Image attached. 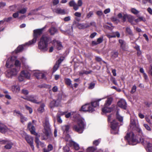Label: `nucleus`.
Listing matches in <instances>:
<instances>
[{"instance_id":"f257e3e1","label":"nucleus","mask_w":152,"mask_h":152,"mask_svg":"<svg viewBox=\"0 0 152 152\" xmlns=\"http://www.w3.org/2000/svg\"><path fill=\"white\" fill-rule=\"evenodd\" d=\"M51 39L48 36L43 35L40 39L38 43V47L41 51H46L48 50V46L49 44L51 42Z\"/></svg>"},{"instance_id":"f03ea898","label":"nucleus","mask_w":152,"mask_h":152,"mask_svg":"<svg viewBox=\"0 0 152 152\" xmlns=\"http://www.w3.org/2000/svg\"><path fill=\"white\" fill-rule=\"evenodd\" d=\"M45 27L40 29H37L33 31V38L31 41L26 44V45H30L35 43L37 39L42 34Z\"/></svg>"},{"instance_id":"7ed1b4c3","label":"nucleus","mask_w":152,"mask_h":152,"mask_svg":"<svg viewBox=\"0 0 152 152\" xmlns=\"http://www.w3.org/2000/svg\"><path fill=\"white\" fill-rule=\"evenodd\" d=\"M44 129L43 132L45 134V136L43 137V139L47 140L50 136L51 133V130L50 128V124L48 119L46 118L45 120L44 125Z\"/></svg>"},{"instance_id":"20e7f679","label":"nucleus","mask_w":152,"mask_h":152,"mask_svg":"<svg viewBox=\"0 0 152 152\" xmlns=\"http://www.w3.org/2000/svg\"><path fill=\"white\" fill-rule=\"evenodd\" d=\"M86 124L84 120L79 119L77 121V124L74 125L72 128L73 130L79 133H83Z\"/></svg>"},{"instance_id":"39448f33","label":"nucleus","mask_w":152,"mask_h":152,"mask_svg":"<svg viewBox=\"0 0 152 152\" xmlns=\"http://www.w3.org/2000/svg\"><path fill=\"white\" fill-rule=\"evenodd\" d=\"M130 126L133 131H135L139 133L142 134V132L141 129L140 127L138 124H136L135 121L134 119L130 120Z\"/></svg>"},{"instance_id":"423d86ee","label":"nucleus","mask_w":152,"mask_h":152,"mask_svg":"<svg viewBox=\"0 0 152 152\" xmlns=\"http://www.w3.org/2000/svg\"><path fill=\"white\" fill-rule=\"evenodd\" d=\"M134 133L132 132H130L127 134L124 137V139L127 141L129 144H130L131 142L133 143L135 142L136 140L134 138Z\"/></svg>"},{"instance_id":"0eeeda50","label":"nucleus","mask_w":152,"mask_h":152,"mask_svg":"<svg viewBox=\"0 0 152 152\" xmlns=\"http://www.w3.org/2000/svg\"><path fill=\"white\" fill-rule=\"evenodd\" d=\"M79 110L84 112L88 111L89 112L92 113L94 111V108L91 107L89 104H87L82 106Z\"/></svg>"},{"instance_id":"6e6552de","label":"nucleus","mask_w":152,"mask_h":152,"mask_svg":"<svg viewBox=\"0 0 152 152\" xmlns=\"http://www.w3.org/2000/svg\"><path fill=\"white\" fill-rule=\"evenodd\" d=\"M18 71L15 68L11 69L7 71L6 76L8 78L11 77L13 76L16 75Z\"/></svg>"},{"instance_id":"1a4fd4ad","label":"nucleus","mask_w":152,"mask_h":152,"mask_svg":"<svg viewBox=\"0 0 152 152\" xmlns=\"http://www.w3.org/2000/svg\"><path fill=\"white\" fill-rule=\"evenodd\" d=\"M118 42L120 44L121 48L120 52H121V50L124 52L127 51L128 48L126 45V42L123 39H119L118 40Z\"/></svg>"},{"instance_id":"9d476101","label":"nucleus","mask_w":152,"mask_h":152,"mask_svg":"<svg viewBox=\"0 0 152 152\" xmlns=\"http://www.w3.org/2000/svg\"><path fill=\"white\" fill-rule=\"evenodd\" d=\"M14 113H15L16 114L20 115V122L22 123L23 124L24 122L27 120V118L24 116L20 111L15 110L14 111Z\"/></svg>"},{"instance_id":"9b49d317","label":"nucleus","mask_w":152,"mask_h":152,"mask_svg":"<svg viewBox=\"0 0 152 152\" xmlns=\"http://www.w3.org/2000/svg\"><path fill=\"white\" fill-rule=\"evenodd\" d=\"M27 127L32 134L35 135H37V133L35 132V129L34 126L32 125L31 122L28 123Z\"/></svg>"},{"instance_id":"f8f14e48","label":"nucleus","mask_w":152,"mask_h":152,"mask_svg":"<svg viewBox=\"0 0 152 152\" xmlns=\"http://www.w3.org/2000/svg\"><path fill=\"white\" fill-rule=\"evenodd\" d=\"M9 129L4 124L0 121V132L2 134H4L7 132Z\"/></svg>"},{"instance_id":"ddd939ff","label":"nucleus","mask_w":152,"mask_h":152,"mask_svg":"<svg viewBox=\"0 0 152 152\" xmlns=\"http://www.w3.org/2000/svg\"><path fill=\"white\" fill-rule=\"evenodd\" d=\"M36 96H34L33 95H31L26 97L25 99L28 101H30L33 103H36L37 104H39L40 103V102H37L36 99Z\"/></svg>"},{"instance_id":"4468645a","label":"nucleus","mask_w":152,"mask_h":152,"mask_svg":"<svg viewBox=\"0 0 152 152\" xmlns=\"http://www.w3.org/2000/svg\"><path fill=\"white\" fill-rule=\"evenodd\" d=\"M117 105L120 107L124 110H126L127 107V104L126 101L124 99H121L119 101Z\"/></svg>"},{"instance_id":"2eb2a0df","label":"nucleus","mask_w":152,"mask_h":152,"mask_svg":"<svg viewBox=\"0 0 152 152\" xmlns=\"http://www.w3.org/2000/svg\"><path fill=\"white\" fill-rule=\"evenodd\" d=\"M25 140L29 144L33 151L34 150V147L33 145V139L32 138L28 136H26L25 137Z\"/></svg>"},{"instance_id":"dca6fc26","label":"nucleus","mask_w":152,"mask_h":152,"mask_svg":"<svg viewBox=\"0 0 152 152\" xmlns=\"http://www.w3.org/2000/svg\"><path fill=\"white\" fill-rule=\"evenodd\" d=\"M60 101L57 99L56 100H53L50 103L49 107L51 108H52L55 107H58Z\"/></svg>"},{"instance_id":"f3484780","label":"nucleus","mask_w":152,"mask_h":152,"mask_svg":"<svg viewBox=\"0 0 152 152\" xmlns=\"http://www.w3.org/2000/svg\"><path fill=\"white\" fill-rule=\"evenodd\" d=\"M34 75L37 79H47L45 74L42 73L36 72L34 73Z\"/></svg>"},{"instance_id":"a211bd4d","label":"nucleus","mask_w":152,"mask_h":152,"mask_svg":"<svg viewBox=\"0 0 152 152\" xmlns=\"http://www.w3.org/2000/svg\"><path fill=\"white\" fill-rule=\"evenodd\" d=\"M118 123L115 120H113L111 122V128L113 130H115L118 126Z\"/></svg>"},{"instance_id":"6ab92c4d","label":"nucleus","mask_w":152,"mask_h":152,"mask_svg":"<svg viewBox=\"0 0 152 152\" xmlns=\"http://www.w3.org/2000/svg\"><path fill=\"white\" fill-rule=\"evenodd\" d=\"M21 75L27 79H30V74L27 71L23 70L21 72Z\"/></svg>"},{"instance_id":"aec40b11","label":"nucleus","mask_w":152,"mask_h":152,"mask_svg":"<svg viewBox=\"0 0 152 152\" xmlns=\"http://www.w3.org/2000/svg\"><path fill=\"white\" fill-rule=\"evenodd\" d=\"M77 26V27L80 29H84L89 27V26L86 23H78Z\"/></svg>"},{"instance_id":"412c9836","label":"nucleus","mask_w":152,"mask_h":152,"mask_svg":"<svg viewBox=\"0 0 152 152\" xmlns=\"http://www.w3.org/2000/svg\"><path fill=\"white\" fill-rule=\"evenodd\" d=\"M128 15L127 14H124V15L123 16L121 13H119L118 14L117 16L119 18L122 19L123 22H126V20Z\"/></svg>"},{"instance_id":"4be33fe9","label":"nucleus","mask_w":152,"mask_h":152,"mask_svg":"<svg viewBox=\"0 0 152 152\" xmlns=\"http://www.w3.org/2000/svg\"><path fill=\"white\" fill-rule=\"evenodd\" d=\"M54 12L57 14L61 15H64L66 14L65 10L62 9L60 8H57L54 9Z\"/></svg>"},{"instance_id":"5701e85b","label":"nucleus","mask_w":152,"mask_h":152,"mask_svg":"<svg viewBox=\"0 0 152 152\" xmlns=\"http://www.w3.org/2000/svg\"><path fill=\"white\" fill-rule=\"evenodd\" d=\"M102 99H100L94 101L92 102H91V107L93 108L96 107H97L99 106V102L101 101Z\"/></svg>"},{"instance_id":"b1692460","label":"nucleus","mask_w":152,"mask_h":152,"mask_svg":"<svg viewBox=\"0 0 152 152\" xmlns=\"http://www.w3.org/2000/svg\"><path fill=\"white\" fill-rule=\"evenodd\" d=\"M45 105L44 103H42L39 107L37 109V111L39 113H41L44 112L45 110L44 107Z\"/></svg>"},{"instance_id":"393cba45","label":"nucleus","mask_w":152,"mask_h":152,"mask_svg":"<svg viewBox=\"0 0 152 152\" xmlns=\"http://www.w3.org/2000/svg\"><path fill=\"white\" fill-rule=\"evenodd\" d=\"M69 5L70 7H73V9L76 11V3L74 0H71L69 3Z\"/></svg>"},{"instance_id":"a878e982","label":"nucleus","mask_w":152,"mask_h":152,"mask_svg":"<svg viewBox=\"0 0 152 152\" xmlns=\"http://www.w3.org/2000/svg\"><path fill=\"white\" fill-rule=\"evenodd\" d=\"M49 31L51 35H54L57 32V30L54 27H51L49 30Z\"/></svg>"},{"instance_id":"bb28decb","label":"nucleus","mask_w":152,"mask_h":152,"mask_svg":"<svg viewBox=\"0 0 152 152\" xmlns=\"http://www.w3.org/2000/svg\"><path fill=\"white\" fill-rule=\"evenodd\" d=\"M6 144V145L4 146V148L7 149H10L13 145V143L9 140L7 141V142Z\"/></svg>"},{"instance_id":"cd10ccee","label":"nucleus","mask_w":152,"mask_h":152,"mask_svg":"<svg viewBox=\"0 0 152 152\" xmlns=\"http://www.w3.org/2000/svg\"><path fill=\"white\" fill-rule=\"evenodd\" d=\"M23 45H19L16 49L15 50V53H18L23 51Z\"/></svg>"},{"instance_id":"c85d7f7f","label":"nucleus","mask_w":152,"mask_h":152,"mask_svg":"<svg viewBox=\"0 0 152 152\" xmlns=\"http://www.w3.org/2000/svg\"><path fill=\"white\" fill-rule=\"evenodd\" d=\"M108 106H105L104 107H103L102 109V112L104 113H110L111 112L112 109L108 107Z\"/></svg>"},{"instance_id":"c756f323","label":"nucleus","mask_w":152,"mask_h":152,"mask_svg":"<svg viewBox=\"0 0 152 152\" xmlns=\"http://www.w3.org/2000/svg\"><path fill=\"white\" fill-rule=\"evenodd\" d=\"M57 45L56 48L58 50H60L62 49L63 48V46L62 45L61 43L59 41L57 40L56 41Z\"/></svg>"},{"instance_id":"7c9ffc66","label":"nucleus","mask_w":152,"mask_h":152,"mask_svg":"<svg viewBox=\"0 0 152 152\" xmlns=\"http://www.w3.org/2000/svg\"><path fill=\"white\" fill-rule=\"evenodd\" d=\"M125 33L126 34L130 36H133V35L132 30L131 28L128 27H127L126 28Z\"/></svg>"},{"instance_id":"2f4dec72","label":"nucleus","mask_w":152,"mask_h":152,"mask_svg":"<svg viewBox=\"0 0 152 152\" xmlns=\"http://www.w3.org/2000/svg\"><path fill=\"white\" fill-rule=\"evenodd\" d=\"M64 81L66 85L68 86H70L72 88L73 87L72 85V81L70 79L65 78Z\"/></svg>"},{"instance_id":"473e14b6","label":"nucleus","mask_w":152,"mask_h":152,"mask_svg":"<svg viewBox=\"0 0 152 152\" xmlns=\"http://www.w3.org/2000/svg\"><path fill=\"white\" fill-rule=\"evenodd\" d=\"M113 101V99L112 98H108L107 99L104 105L105 106H109L111 104L112 102Z\"/></svg>"},{"instance_id":"72a5a7b5","label":"nucleus","mask_w":152,"mask_h":152,"mask_svg":"<svg viewBox=\"0 0 152 152\" xmlns=\"http://www.w3.org/2000/svg\"><path fill=\"white\" fill-rule=\"evenodd\" d=\"M96 149V147L93 146L89 147L87 149V152H94Z\"/></svg>"},{"instance_id":"f704fd0d","label":"nucleus","mask_w":152,"mask_h":152,"mask_svg":"<svg viewBox=\"0 0 152 152\" xmlns=\"http://www.w3.org/2000/svg\"><path fill=\"white\" fill-rule=\"evenodd\" d=\"M116 117L119 121L120 122H121L123 121V118L119 114V113L118 111H117L116 113Z\"/></svg>"},{"instance_id":"c9c22d12","label":"nucleus","mask_w":152,"mask_h":152,"mask_svg":"<svg viewBox=\"0 0 152 152\" xmlns=\"http://www.w3.org/2000/svg\"><path fill=\"white\" fill-rule=\"evenodd\" d=\"M135 21L136 22H140L141 21H143L144 22H145L146 21V19L143 17L142 16L139 17L138 18L136 19L135 20Z\"/></svg>"},{"instance_id":"e433bc0d","label":"nucleus","mask_w":152,"mask_h":152,"mask_svg":"<svg viewBox=\"0 0 152 152\" xmlns=\"http://www.w3.org/2000/svg\"><path fill=\"white\" fill-rule=\"evenodd\" d=\"M83 4L82 0H78L77 1V4L76 3L77 10L79 9V7H80Z\"/></svg>"},{"instance_id":"4c0bfd02","label":"nucleus","mask_w":152,"mask_h":152,"mask_svg":"<svg viewBox=\"0 0 152 152\" xmlns=\"http://www.w3.org/2000/svg\"><path fill=\"white\" fill-rule=\"evenodd\" d=\"M92 72V71L90 70L88 71L83 70V71H80L79 72L80 75H83V74L88 75L91 73Z\"/></svg>"},{"instance_id":"58836bf2","label":"nucleus","mask_w":152,"mask_h":152,"mask_svg":"<svg viewBox=\"0 0 152 152\" xmlns=\"http://www.w3.org/2000/svg\"><path fill=\"white\" fill-rule=\"evenodd\" d=\"M70 126L68 125L64 126L62 127V129L64 132H68Z\"/></svg>"},{"instance_id":"ea45409f","label":"nucleus","mask_w":152,"mask_h":152,"mask_svg":"<svg viewBox=\"0 0 152 152\" xmlns=\"http://www.w3.org/2000/svg\"><path fill=\"white\" fill-rule=\"evenodd\" d=\"M127 19L128 21L131 23H132L134 21L133 17L131 15H128Z\"/></svg>"},{"instance_id":"a19ab883","label":"nucleus","mask_w":152,"mask_h":152,"mask_svg":"<svg viewBox=\"0 0 152 152\" xmlns=\"http://www.w3.org/2000/svg\"><path fill=\"white\" fill-rule=\"evenodd\" d=\"M15 65L16 67L20 68L21 66V63L19 60H16L15 62Z\"/></svg>"},{"instance_id":"79ce46f5","label":"nucleus","mask_w":152,"mask_h":152,"mask_svg":"<svg viewBox=\"0 0 152 152\" xmlns=\"http://www.w3.org/2000/svg\"><path fill=\"white\" fill-rule=\"evenodd\" d=\"M148 72L152 76V64H151L149 66Z\"/></svg>"},{"instance_id":"37998d69","label":"nucleus","mask_w":152,"mask_h":152,"mask_svg":"<svg viewBox=\"0 0 152 152\" xmlns=\"http://www.w3.org/2000/svg\"><path fill=\"white\" fill-rule=\"evenodd\" d=\"M118 56V53L117 51L114 52L112 55V57L113 58H117Z\"/></svg>"},{"instance_id":"c03bdc74","label":"nucleus","mask_w":152,"mask_h":152,"mask_svg":"<svg viewBox=\"0 0 152 152\" xmlns=\"http://www.w3.org/2000/svg\"><path fill=\"white\" fill-rule=\"evenodd\" d=\"M53 146L51 144H49L47 146V151H48V152L52 151L53 149Z\"/></svg>"},{"instance_id":"a18cd8bd","label":"nucleus","mask_w":152,"mask_h":152,"mask_svg":"<svg viewBox=\"0 0 152 152\" xmlns=\"http://www.w3.org/2000/svg\"><path fill=\"white\" fill-rule=\"evenodd\" d=\"M25 107L26 110L29 111V113L30 114H31L33 112V109L32 108L26 105L25 106Z\"/></svg>"},{"instance_id":"49530a36","label":"nucleus","mask_w":152,"mask_h":152,"mask_svg":"<svg viewBox=\"0 0 152 152\" xmlns=\"http://www.w3.org/2000/svg\"><path fill=\"white\" fill-rule=\"evenodd\" d=\"M59 66V65L56 63L53 67V73H54L56 72V71L58 69Z\"/></svg>"},{"instance_id":"de8ad7c7","label":"nucleus","mask_w":152,"mask_h":152,"mask_svg":"<svg viewBox=\"0 0 152 152\" xmlns=\"http://www.w3.org/2000/svg\"><path fill=\"white\" fill-rule=\"evenodd\" d=\"M93 14L94 12L93 11H91L87 14L86 17L88 19L91 17L93 15Z\"/></svg>"},{"instance_id":"09e8293b","label":"nucleus","mask_w":152,"mask_h":152,"mask_svg":"<svg viewBox=\"0 0 152 152\" xmlns=\"http://www.w3.org/2000/svg\"><path fill=\"white\" fill-rule=\"evenodd\" d=\"M100 141L99 139L93 141V144L95 146H97L99 145Z\"/></svg>"},{"instance_id":"8fccbe9b","label":"nucleus","mask_w":152,"mask_h":152,"mask_svg":"<svg viewBox=\"0 0 152 152\" xmlns=\"http://www.w3.org/2000/svg\"><path fill=\"white\" fill-rule=\"evenodd\" d=\"M73 145L74 147V148L75 150H78L79 149L80 147L79 145L77 143L74 142L73 144Z\"/></svg>"},{"instance_id":"3c124183","label":"nucleus","mask_w":152,"mask_h":152,"mask_svg":"<svg viewBox=\"0 0 152 152\" xmlns=\"http://www.w3.org/2000/svg\"><path fill=\"white\" fill-rule=\"evenodd\" d=\"M131 12L134 14H138L139 12L135 8H132L131 9Z\"/></svg>"},{"instance_id":"603ef678","label":"nucleus","mask_w":152,"mask_h":152,"mask_svg":"<svg viewBox=\"0 0 152 152\" xmlns=\"http://www.w3.org/2000/svg\"><path fill=\"white\" fill-rule=\"evenodd\" d=\"M26 9L25 8H23L18 11L19 13L22 14L25 13L26 12Z\"/></svg>"},{"instance_id":"864d4df0","label":"nucleus","mask_w":152,"mask_h":152,"mask_svg":"<svg viewBox=\"0 0 152 152\" xmlns=\"http://www.w3.org/2000/svg\"><path fill=\"white\" fill-rule=\"evenodd\" d=\"M64 60V57H61L59 58L58 61L56 62V63L58 65H59L61 63L62 61Z\"/></svg>"},{"instance_id":"5fc2aeb1","label":"nucleus","mask_w":152,"mask_h":152,"mask_svg":"<svg viewBox=\"0 0 152 152\" xmlns=\"http://www.w3.org/2000/svg\"><path fill=\"white\" fill-rule=\"evenodd\" d=\"M113 34H114L115 35H114V38L117 37L118 38H119L120 37V34L119 32L118 31H116L114 32H113Z\"/></svg>"},{"instance_id":"6e6d98bb","label":"nucleus","mask_w":152,"mask_h":152,"mask_svg":"<svg viewBox=\"0 0 152 152\" xmlns=\"http://www.w3.org/2000/svg\"><path fill=\"white\" fill-rule=\"evenodd\" d=\"M136 86L135 85H134L132 88L130 93L132 94L134 93L136 91Z\"/></svg>"},{"instance_id":"4d7b16f0","label":"nucleus","mask_w":152,"mask_h":152,"mask_svg":"<svg viewBox=\"0 0 152 152\" xmlns=\"http://www.w3.org/2000/svg\"><path fill=\"white\" fill-rule=\"evenodd\" d=\"M143 126L148 131H151V129L150 127L147 124H143Z\"/></svg>"},{"instance_id":"13d9d810","label":"nucleus","mask_w":152,"mask_h":152,"mask_svg":"<svg viewBox=\"0 0 152 152\" xmlns=\"http://www.w3.org/2000/svg\"><path fill=\"white\" fill-rule=\"evenodd\" d=\"M57 121L60 123H61L62 122L61 119V116L59 115H57Z\"/></svg>"},{"instance_id":"bf43d9fd","label":"nucleus","mask_w":152,"mask_h":152,"mask_svg":"<svg viewBox=\"0 0 152 152\" xmlns=\"http://www.w3.org/2000/svg\"><path fill=\"white\" fill-rule=\"evenodd\" d=\"M8 140H0V144H5L7 142V141Z\"/></svg>"},{"instance_id":"052dcab7","label":"nucleus","mask_w":152,"mask_h":152,"mask_svg":"<svg viewBox=\"0 0 152 152\" xmlns=\"http://www.w3.org/2000/svg\"><path fill=\"white\" fill-rule=\"evenodd\" d=\"M95 83H91L90 84L88 87V88L90 89H92L95 86Z\"/></svg>"},{"instance_id":"680f3d73","label":"nucleus","mask_w":152,"mask_h":152,"mask_svg":"<svg viewBox=\"0 0 152 152\" xmlns=\"http://www.w3.org/2000/svg\"><path fill=\"white\" fill-rule=\"evenodd\" d=\"M74 113V112L69 113L65 115V117L66 118H68L70 117L71 115H72Z\"/></svg>"},{"instance_id":"e2e57ef3","label":"nucleus","mask_w":152,"mask_h":152,"mask_svg":"<svg viewBox=\"0 0 152 152\" xmlns=\"http://www.w3.org/2000/svg\"><path fill=\"white\" fill-rule=\"evenodd\" d=\"M74 15L76 17L80 18L81 17V13L80 12H76Z\"/></svg>"},{"instance_id":"0e129e2a","label":"nucleus","mask_w":152,"mask_h":152,"mask_svg":"<svg viewBox=\"0 0 152 152\" xmlns=\"http://www.w3.org/2000/svg\"><path fill=\"white\" fill-rule=\"evenodd\" d=\"M103 38L99 37L97 39L96 42L98 43V44H99L103 42Z\"/></svg>"},{"instance_id":"69168bd1","label":"nucleus","mask_w":152,"mask_h":152,"mask_svg":"<svg viewBox=\"0 0 152 152\" xmlns=\"http://www.w3.org/2000/svg\"><path fill=\"white\" fill-rule=\"evenodd\" d=\"M22 94H24L25 95H27L28 94V91L27 90L25 89H22Z\"/></svg>"},{"instance_id":"338daca9","label":"nucleus","mask_w":152,"mask_h":152,"mask_svg":"<svg viewBox=\"0 0 152 152\" xmlns=\"http://www.w3.org/2000/svg\"><path fill=\"white\" fill-rule=\"evenodd\" d=\"M59 2V0H53V6L57 5Z\"/></svg>"},{"instance_id":"774afa93","label":"nucleus","mask_w":152,"mask_h":152,"mask_svg":"<svg viewBox=\"0 0 152 152\" xmlns=\"http://www.w3.org/2000/svg\"><path fill=\"white\" fill-rule=\"evenodd\" d=\"M64 152H69V149L67 146H66L64 147Z\"/></svg>"}]
</instances>
